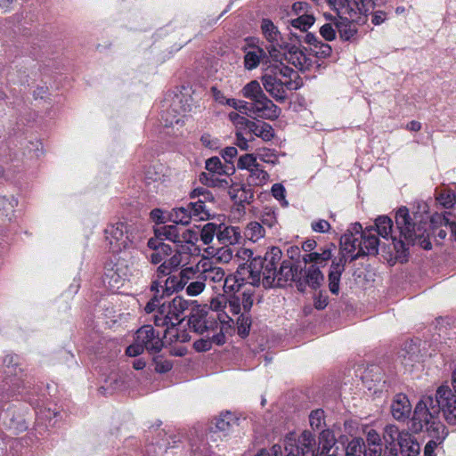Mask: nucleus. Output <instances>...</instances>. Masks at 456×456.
Wrapping results in <instances>:
<instances>
[{
  "label": "nucleus",
  "instance_id": "f257e3e1",
  "mask_svg": "<svg viewBox=\"0 0 456 456\" xmlns=\"http://www.w3.org/2000/svg\"><path fill=\"white\" fill-rule=\"evenodd\" d=\"M438 404L433 396H423L417 403L411 421V430L419 433L425 430L430 440L424 448V456H436L435 449L441 445L448 436L446 427L439 420L443 411L444 419L450 425H456V407L450 408V392L442 388L438 392Z\"/></svg>",
  "mask_w": 456,
  "mask_h": 456
},
{
  "label": "nucleus",
  "instance_id": "f03ea898",
  "mask_svg": "<svg viewBox=\"0 0 456 456\" xmlns=\"http://www.w3.org/2000/svg\"><path fill=\"white\" fill-rule=\"evenodd\" d=\"M428 217L414 214L411 216L405 207L400 208L395 214L396 228L400 232V239L393 235V221L387 216H379L375 219L373 233L379 235L382 239L391 240L394 248L397 254H409V246L419 245L424 249L431 248V242L428 239L427 226Z\"/></svg>",
  "mask_w": 456,
  "mask_h": 456
},
{
  "label": "nucleus",
  "instance_id": "7ed1b4c3",
  "mask_svg": "<svg viewBox=\"0 0 456 456\" xmlns=\"http://www.w3.org/2000/svg\"><path fill=\"white\" fill-rule=\"evenodd\" d=\"M314 258H288L282 261L278 269V286L293 281L297 282L298 290L304 292L305 287L318 289L324 281V276Z\"/></svg>",
  "mask_w": 456,
  "mask_h": 456
},
{
  "label": "nucleus",
  "instance_id": "20e7f679",
  "mask_svg": "<svg viewBox=\"0 0 456 456\" xmlns=\"http://www.w3.org/2000/svg\"><path fill=\"white\" fill-rule=\"evenodd\" d=\"M261 81L265 90L278 102L286 101L288 91L297 90L303 86L298 73L284 63L268 67Z\"/></svg>",
  "mask_w": 456,
  "mask_h": 456
},
{
  "label": "nucleus",
  "instance_id": "39448f33",
  "mask_svg": "<svg viewBox=\"0 0 456 456\" xmlns=\"http://www.w3.org/2000/svg\"><path fill=\"white\" fill-rule=\"evenodd\" d=\"M336 444V438L332 431L322 430L319 436V447L314 451L315 439L314 435L305 430L299 436L295 433H289L284 440L285 456H326Z\"/></svg>",
  "mask_w": 456,
  "mask_h": 456
},
{
  "label": "nucleus",
  "instance_id": "423d86ee",
  "mask_svg": "<svg viewBox=\"0 0 456 456\" xmlns=\"http://www.w3.org/2000/svg\"><path fill=\"white\" fill-rule=\"evenodd\" d=\"M105 239L109 251L114 255L133 254L141 242L136 227L126 221L108 225L105 229Z\"/></svg>",
  "mask_w": 456,
  "mask_h": 456
},
{
  "label": "nucleus",
  "instance_id": "0eeeda50",
  "mask_svg": "<svg viewBox=\"0 0 456 456\" xmlns=\"http://www.w3.org/2000/svg\"><path fill=\"white\" fill-rule=\"evenodd\" d=\"M232 318L223 314H214L205 308L193 309L188 319L190 329L200 335L216 332V330H224Z\"/></svg>",
  "mask_w": 456,
  "mask_h": 456
},
{
  "label": "nucleus",
  "instance_id": "6e6552de",
  "mask_svg": "<svg viewBox=\"0 0 456 456\" xmlns=\"http://www.w3.org/2000/svg\"><path fill=\"white\" fill-rule=\"evenodd\" d=\"M189 307V302L182 297H175L170 301L162 303L152 320L156 326L166 327L167 331L180 324L183 320V314Z\"/></svg>",
  "mask_w": 456,
  "mask_h": 456
},
{
  "label": "nucleus",
  "instance_id": "1a4fd4ad",
  "mask_svg": "<svg viewBox=\"0 0 456 456\" xmlns=\"http://www.w3.org/2000/svg\"><path fill=\"white\" fill-rule=\"evenodd\" d=\"M163 347V341L151 325L141 327L135 336L134 343L126 348V354L137 356L144 350L151 354L159 353Z\"/></svg>",
  "mask_w": 456,
  "mask_h": 456
},
{
  "label": "nucleus",
  "instance_id": "9d476101",
  "mask_svg": "<svg viewBox=\"0 0 456 456\" xmlns=\"http://www.w3.org/2000/svg\"><path fill=\"white\" fill-rule=\"evenodd\" d=\"M176 226L166 225L155 230V237L148 240V247L154 252L151 256H168L173 254L174 243L179 242Z\"/></svg>",
  "mask_w": 456,
  "mask_h": 456
},
{
  "label": "nucleus",
  "instance_id": "9b49d317",
  "mask_svg": "<svg viewBox=\"0 0 456 456\" xmlns=\"http://www.w3.org/2000/svg\"><path fill=\"white\" fill-rule=\"evenodd\" d=\"M206 169L208 173H201L200 181L202 184L208 187L222 186L223 183L228 184L226 179H219L216 175H230L234 173V167L224 165L218 157H212L207 159Z\"/></svg>",
  "mask_w": 456,
  "mask_h": 456
},
{
  "label": "nucleus",
  "instance_id": "f8f14e48",
  "mask_svg": "<svg viewBox=\"0 0 456 456\" xmlns=\"http://www.w3.org/2000/svg\"><path fill=\"white\" fill-rule=\"evenodd\" d=\"M368 13L354 10L347 15H338V19L335 21V28L340 38L345 41L353 39L357 33V26L366 22Z\"/></svg>",
  "mask_w": 456,
  "mask_h": 456
},
{
  "label": "nucleus",
  "instance_id": "ddd939ff",
  "mask_svg": "<svg viewBox=\"0 0 456 456\" xmlns=\"http://www.w3.org/2000/svg\"><path fill=\"white\" fill-rule=\"evenodd\" d=\"M261 31L265 37V39L268 43V46L266 47L268 53L272 59L281 58L280 52L281 49L287 44L283 39L280 30L277 26L269 20L263 19L261 20Z\"/></svg>",
  "mask_w": 456,
  "mask_h": 456
},
{
  "label": "nucleus",
  "instance_id": "4468645a",
  "mask_svg": "<svg viewBox=\"0 0 456 456\" xmlns=\"http://www.w3.org/2000/svg\"><path fill=\"white\" fill-rule=\"evenodd\" d=\"M280 52L281 58L273 59L279 64L286 61L288 63L292 64L300 70L308 69L312 66V61L305 53L296 45H289L286 44Z\"/></svg>",
  "mask_w": 456,
  "mask_h": 456
},
{
  "label": "nucleus",
  "instance_id": "2eb2a0df",
  "mask_svg": "<svg viewBox=\"0 0 456 456\" xmlns=\"http://www.w3.org/2000/svg\"><path fill=\"white\" fill-rule=\"evenodd\" d=\"M18 357L16 355L8 354L4 358L3 361V372L4 374V379L3 382L4 385L3 388H5V386H8V389L12 393H15L20 387V373L22 372L21 369L18 367Z\"/></svg>",
  "mask_w": 456,
  "mask_h": 456
},
{
  "label": "nucleus",
  "instance_id": "dca6fc26",
  "mask_svg": "<svg viewBox=\"0 0 456 456\" xmlns=\"http://www.w3.org/2000/svg\"><path fill=\"white\" fill-rule=\"evenodd\" d=\"M262 258H248L247 262L240 265L236 275L243 282L256 285L261 280L260 265Z\"/></svg>",
  "mask_w": 456,
  "mask_h": 456
},
{
  "label": "nucleus",
  "instance_id": "f3484780",
  "mask_svg": "<svg viewBox=\"0 0 456 456\" xmlns=\"http://www.w3.org/2000/svg\"><path fill=\"white\" fill-rule=\"evenodd\" d=\"M216 238L222 247L215 256H232V250L228 245H232L239 242L240 239V232L239 228L233 226H225L221 230V226L218 227Z\"/></svg>",
  "mask_w": 456,
  "mask_h": 456
},
{
  "label": "nucleus",
  "instance_id": "a211bd4d",
  "mask_svg": "<svg viewBox=\"0 0 456 456\" xmlns=\"http://www.w3.org/2000/svg\"><path fill=\"white\" fill-rule=\"evenodd\" d=\"M251 110L256 116L270 120L278 118L281 112V108L274 104L265 94L252 102Z\"/></svg>",
  "mask_w": 456,
  "mask_h": 456
},
{
  "label": "nucleus",
  "instance_id": "6ab92c4d",
  "mask_svg": "<svg viewBox=\"0 0 456 456\" xmlns=\"http://www.w3.org/2000/svg\"><path fill=\"white\" fill-rule=\"evenodd\" d=\"M358 250L351 256H370L379 254V240L378 236L373 233V228H366L364 232L361 235Z\"/></svg>",
  "mask_w": 456,
  "mask_h": 456
},
{
  "label": "nucleus",
  "instance_id": "aec40b11",
  "mask_svg": "<svg viewBox=\"0 0 456 456\" xmlns=\"http://www.w3.org/2000/svg\"><path fill=\"white\" fill-rule=\"evenodd\" d=\"M181 265V258H167L158 267V278L160 279L165 276H169L165 281V285L167 286V289L177 290L181 288L180 281L178 278L175 275H172L174 272L178 270L179 265Z\"/></svg>",
  "mask_w": 456,
  "mask_h": 456
},
{
  "label": "nucleus",
  "instance_id": "412c9836",
  "mask_svg": "<svg viewBox=\"0 0 456 456\" xmlns=\"http://www.w3.org/2000/svg\"><path fill=\"white\" fill-rule=\"evenodd\" d=\"M182 102L179 96H175L170 109L166 110L161 114V120L165 126H183L184 123V115L182 112L191 110L190 105L181 107V111L177 110L178 105Z\"/></svg>",
  "mask_w": 456,
  "mask_h": 456
},
{
  "label": "nucleus",
  "instance_id": "4be33fe9",
  "mask_svg": "<svg viewBox=\"0 0 456 456\" xmlns=\"http://www.w3.org/2000/svg\"><path fill=\"white\" fill-rule=\"evenodd\" d=\"M209 258H201L197 265L200 279L204 282L219 283L224 280V272L221 267L214 266Z\"/></svg>",
  "mask_w": 456,
  "mask_h": 456
},
{
  "label": "nucleus",
  "instance_id": "5701e85b",
  "mask_svg": "<svg viewBox=\"0 0 456 456\" xmlns=\"http://www.w3.org/2000/svg\"><path fill=\"white\" fill-rule=\"evenodd\" d=\"M275 258H262L260 265L261 278L265 287L278 286V269Z\"/></svg>",
  "mask_w": 456,
  "mask_h": 456
},
{
  "label": "nucleus",
  "instance_id": "b1692460",
  "mask_svg": "<svg viewBox=\"0 0 456 456\" xmlns=\"http://www.w3.org/2000/svg\"><path fill=\"white\" fill-rule=\"evenodd\" d=\"M203 338L194 342V348L198 352H206L211 349L213 345L221 346L225 343L224 330H216V332L205 333Z\"/></svg>",
  "mask_w": 456,
  "mask_h": 456
},
{
  "label": "nucleus",
  "instance_id": "393cba45",
  "mask_svg": "<svg viewBox=\"0 0 456 456\" xmlns=\"http://www.w3.org/2000/svg\"><path fill=\"white\" fill-rule=\"evenodd\" d=\"M411 405L408 397L403 394L395 396L391 403V413L397 420H403L410 416Z\"/></svg>",
  "mask_w": 456,
  "mask_h": 456
},
{
  "label": "nucleus",
  "instance_id": "a878e982",
  "mask_svg": "<svg viewBox=\"0 0 456 456\" xmlns=\"http://www.w3.org/2000/svg\"><path fill=\"white\" fill-rule=\"evenodd\" d=\"M398 445L403 456H418L419 454L420 445L408 431H402Z\"/></svg>",
  "mask_w": 456,
  "mask_h": 456
},
{
  "label": "nucleus",
  "instance_id": "bb28decb",
  "mask_svg": "<svg viewBox=\"0 0 456 456\" xmlns=\"http://www.w3.org/2000/svg\"><path fill=\"white\" fill-rule=\"evenodd\" d=\"M329 273V288L331 293L337 295L339 291V281L346 265L345 258H335Z\"/></svg>",
  "mask_w": 456,
  "mask_h": 456
},
{
  "label": "nucleus",
  "instance_id": "cd10ccee",
  "mask_svg": "<svg viewBox=\"0 0 456 456\" xmlns=\"http://www.w3.org/2000/svg\"><path fill=\"white\" fill-rule=\"evenodd\" d=\"M115 263L110 260L105 265V278L110 279L109 284L112 287L118 286L120 281L126 275V271L118 267L122 265V263H120L121 259L115 258Z\"/></svg>",
  "mask_w": 456,
  "mask_h": 456
},
{
  "label": "nucleus",
  "instance_id": "c85d7f7f",
  "mask_svg": "<svg viewBox=\"0 0 456 456\" xmlns=\"http://www.w3.org/2000/svg\"><path fill=\"white\" fill-rule=\"evenodd\" d=\"M358 243H360L359 238L356 237L353 232L348 230L340 238L341 256L354 255L358 250Z\"/></svg>",
  "mask_w": 456,
  "mask_h": 456
},
{
  "label": "nucleus",
  "instance_id": "c756f323",
  "mask_svg": "<svg viewBox=\"0 0 456 456\" xmlns=\"http://www.w3.org/2000/svg\"><path fill=\"white\" fill-rule=\"evenodd\" d=\"M228 193L231 199L238 204L249 203L253 198L251 189L240 183L230 186Z\"/></svg>",
  "mask_w": 456,
  "mask_h": 456
},
{
  "label": "nucleus",
  "instance_id": "7c9ffc66",
  "mask_svg": "<svg viewBox=\"0 0 456 456\" xmlns=\"http://www.w3.org/2000/svg\"><path fill=\"white\" fill-rule=\"evenodd\" d=\"M249 125L251 126V128L249 127V130L252 132V140H254L255 137H259L265 142H269L273 138L274 134L271 125L265 122L255 121H252Z\"/></svg>",
  "mask_w": 456,
  "mask_h": 456
},
{
  "label": "nucleus",
  "instance_id": "2f4dec72",
  "mask_svg": "<svg viewBox=\"0 0 456 456\" xmlns=\"http://www.w3.org/2000/svg\"><path fill=\"white\" fill-rule=\"evenodd\" d=\"M431 222L434 224L444 225L449 228L452 236L456 240V216L451 212L445 211L444 214L436 213L431 216Z\"/></svg>",
  "mask_w": 456,
  "mask_h": 456
},
{
  "label": "nucleus",
  "instance_id": "473e14b6",
  "mask_svg": "<svg viewBox=\"0 0 456 456\" xmlns=\"http://www.w3.org/2000/svg\"><path fill=\"white\" fill-rule=\"evenodd\" d=\"M18 206V200L15 197H0V216L12 221L15 217V208Z\"/></svg>",
  "mask_w": 456,
  "mask_h": 456
},
{
  "label": "nucleus",
  "instance_id": "72a5a7b5",
  "mask_svg": "<svg viewBox=\"0 0 456 456\" xmlns=\"http://www.w3.org/2000/svg\"><path fill=\"white\" fill-rule=\"evenodd\" d=\"M237 418L230 411L225 413H222L216 419L215 423L216 429L223 432L228 433L232 428L237 425Z\"/></svg>",
  "mask_w": 456,
  "mask_h": 456
},
{
  "label": "nucleus",
  "instance_id": "f704fd0d",
  "mask_svg": "<svg viewBox=\"0 0 456 456\" xmlns=\"http://www.w3.org/2000/svg\"><path fill=\"white\" fill-rule=\"evenodd\" d=\"M191 216L196 221L208 220L210 217V209L205 202L194 201L188 204Z\"/></svg>",
  "mask_w": 456,
  "mask_h": 456
},
{
  "label": "nucleus",
  "instance_id": "c9c22d12",
  "mask_svg": "<svg viewBox=\"0 0 456 456\" xmlns=\"http://www.w3.org/2000/svg\"><path fill=\"white\" fill-rule=\"evenodd\" d=\"M191 219L193 218L188 205L186 207L175 208L170 213V220L175 224L186 225L190 224Z\"/></svg>",
  "mask_w": 456,
  "mask_h": 456
},
{
  "label": "nucleus",
  "instance_id": "e433bc0d",
  "mask_svg": "<svg viewBox=\"0 0 456 456\" xmlns=\"http://www.w3.org/2000/svg\"><path fill=\"white\" fill-rule=\"evenodd\" d=\"M289 22L293 28L305 32L314 23V17L311 14L304 13L297 18H290Z\"/></svg>",
  "mask_w": 456,
  "mask_h": 456
},
{
  "label": "nucleus",
  "instance_id": "4c0bfd02",
  "mask_svg": "<svg viewBox=\"0 0 456 456\" xmlns=\"http://www.w3.org/2000/svg\"><path fill=\"white\" fill-rule=\"evenodd\" d=\"M241 92L245 98L252 102L265 94L259 82L256 80H252L245 85Z\"/></svg>",
  "mask_w": 456,
  "mask_h": 456
},
{
  "label": "nucleus",
  "instance_id": "58836bf2",
  "mask_svg": "<svg viewBox=\"0 0 456 456\" xmlns=\"http://www.w3.org/2000/svg\"><path fill=\"white\" fill-rule=\"evenodd\" d=\"M172 255V256H182L183 255H188V256H205L200 255V250L196 245L185 247V243L181 242L174 243Z\"/></svg>",
  "mask_w": 456,
  "mask_h": 456
},
{
  "label": "nucleus",
  "instance_id": "ea45409f",
  "mask_svg": "<svg viewBox=\"0 0 456 456\" xmlns=\"http://www.w3.org/2000/svg\"><path fill=\"white\" fill-rule=\"evenodd\" d=\"M408 349L404 348L400 353L402 363L407 366H412L413 362L419 359V349L415 344L410 343Z\"/></svg>",
  "mask_w": 456,
  "mask_h": 456
},
{
  "label": "nucleus",
  "instance_id": "a19ab883",
  "mask_svg": "<svg viewBox=\"0 0 456 456\" xmlns=\"http://www.w3.org/2000/svg\"><path fill=\"white\" fill-rule=\"evenodd\" d=\"M365 442L362 438H354L346 449L345 456H364Z\"/></svg>",
  "mask_w": 456,
  "mask_h": 456
},
{
  "label": "nucleus",
  "instance_id": "79ce46f5",
  "mask_svg": "<svg viewBox=\"0 0 456 456\" xmlns=\"http://www.w3.org/2000/svg\"><path fill=\"white\" fill-rule=\"evenodd\" d=\"M401 434L402 431H399L395 425L386 426L383 432V439L386 445L392 447L393 445H395V441L399 443Z\"/></svg>",
  "mask_w": 456,
  "mask_h": 456
},
{
  "label": "nucleus",
  "instance_id": "37998d69",
  "mask_svg": "<svg viewBox=\"0 0 456 456\" xmlns=\"http://www.w3.org/2000/svg\"><path fill=\"white\" fill-rule=\"evenodd\" d=\"M265 230L263 225L257 222H250L245 230V236L252 241H256L263 238Z\"/></svg>",
  "mask_w": 456,
  "mask_h": 456
},
{
  "label": "nucleus",
  "instance_id": "c03bdc74",
  "mask_svg": "<svg viewBox=\"0 0 456 456\" xmlns=\"http://www.w3.org/2000/svg\"><path fill=\"white\" fill-rule=\"evenodd\" d=\"M263 55L264 52L261 49L248 52L244 57L245 68L247 69H253L256 68Z\"/></svg>",
  "mask_w": 456,
  "mask_h": 456
},
{
  "label": "nucleus",
  "instance_id": "a18cd8bd",
  "mask_svg": "<svg viewBox=\"0 0 456 456\" xmlns=\"http://www.w3.org/2000/svg\"><path fill=\"white\" fill-rule=\"evenodd\" d=\"M249 173L250 175L248 179L250 183H252L255 185H261L265 183L269 178L268 173L262 169L260 167V165H257L256 167L251 169Z\"/></svg>",
  "mask_w": 456,
  "mask_h": 456
},
{
  "label": "nucleus",
  "instance_id": "49530a36",
  "mask_svg": "<svg viewBox=\"0 0 456 456\" xmlns=\"http://www.w3.org/2000/svg\"><path fill=\"white\" fill-rule=\"evenodd\" d=\"M329 5L333 8L338 15H347L349 12H352L354 9L347 0H327Z\"/></svg>",
  "mask_w": 456,
  "mask_h": 456
},
{
  "label": "nucleus",
  "instance_id": "de8ad7c7",
  "mask_svg": "<svg viewBox=\"0 0 456 456\" xmlns=\"http://www.w3.org/2000/svg\"><path fill=\"white\" fill-rule=\"evenodd\" d=\"M243 282L237 277V275L227 276L224 280L223 289L224 293H232L240 290Z\"/></svg>",
  "mask_w": 456,
  "mask_h": 456
},
{
  "label": "nucleus",
  "instance_id": "09e8293b",
  "mask_svg": "<svg viewBox=\"0 0 456 456\" xmlns=\"http://www.w3.org/2000/svg\"><path fill=\"white\" fill-rule=\"evenodd\" d=\"M436 200L445 208H450L456 203V194L450 190H443L436 196Z\"/></svg>",
  "mask_w": 456,
  "mask_h": 456
},
{
  "label": "nucleus",
  "instance_id": "8fccbe9b",
  "mask_svg": "<svg viewBox=\"0 0 456 456\" xmlns=\"http://www.w3.org/2000/svg\"><path fill=\"white\" fill-rule=\"evenodd\" d=\"M191 198L196 199L198 198L197 201H202L205 202V205H208V203H212L214 201V197L212 193L204 187H198L194 189L191 192Z\"/></svg>",
  "mask_w": 456,
  "mask_h": 456
},
{
  "label": "nucleus",
  "instance_id": "3c124183",
  "mask_svg": "<svg viewBox=\"0 0 456 456\" xmlns=\"http://www.w3.org/2000/svg\"><path fill=\"white\" fill-rule=\"evenodd\" d=\"M259 165L256 161V157L253 154H244L240 157L237 164L239 169H247L250 171L254 167Z\"/></svg>",
  "mask_w": 456,
  "mask_h": 456
},
{
  "label": "nucleus",
  "instance_id": "603ef678",
  "mask_svg": "<svg viewBox=\"0 0 456 456\" xmlns=\"http://www.w3.org/2000/svg\"><path fill=\"white\" fill-rule=\"evenodd\" d=\"M216 225L211 223L207 224L201 229L200 240L204 245H208L214 240L215 234L217 233Z\"/></svg>",
  "mask_w": 456,
  "mask_h": 456
},
{
  "label": "nucleus",
  "instance_id": "864d4df0",
  "mask_svg": "<svg viewBox=\"0 0 456 456\" xmlns=\"http://www.w3.org/2000/svg\"><path fill=\"white\" fill-rule=\"evenodd\" d=\"M251 325L250 318L248 314H241L237 320L238 332L240 336L246 337L249 333Z\"/></svg>",
  "mask_w": 456,
  "mask_h": 456
},
{
  "label": "nucleus",
  "instance_id": "5fc2aeb1",
  "mask_svg": "<svg viewBox=\"0 0 456 456\" xmlns=\"http://www.w3.org/2000/svg\"><path fill=\"white\" fill-rule=\"evenodd\" d=\"M309 423L313 429H319L324 423V411L322 410L313 411L309 416Z\"/></svg>",
  "mask_w": 456,
  "mask_h": 456
},
{
  "label": "nucleus",
  "instance_id": "6e6d98bb",
  "mask_svg": "<svg viewBox=\"0 0 456 456\" xmlns=\"http://www.w3.org/2000/svg\"><path fill=\"white\" fill-rule=\"evenodd\" d=\"M199 240V234L192 230H186L183 232L179 239V242L185 243V247H193Z\"/></svg>",
  "mask_w": 456,
  "mask_h": 456
},
{
  "label": "nucleus",
  "instance_id": "4d7b16f0",
  "mask_svg": "<svg viewBox=\"0 0 456 456\" xmlns=\"http://www.w3.org/2000/svg\"><path fill=\"white\" fill-rule=\"evenodd\" d=\"M226 304L227 300L224 296L215 297L210 301V312L214 314H221L220 312H222L226 307ZM222 314L226 315L224 313Z\"/></svg>",
  "mask_w": 456,
  "mask_h": 456
},
{
  "label": "nucleus",
  "instance_id": "13d9d810",
  "mask_svg": "<svg viewBox=\"0 0 456 456\" xmlns=\"http://www.w3.org/2000/svg\"><path fill=\"white\" fill-rule=\"evenodd\" d=\"M205 287L206 283L201 279L199 281H191L186 287V293L192 297L198 296L204 290Z\"/></svg>",
  "mask_w": 456,
  "mask_h": 456
},
{
  "label": "nucleus",
  "instance_id": "bf43d9fd",
  "mask_svg": "<svg viewBox=\"0 0 456 456\" xmlns=\"http://www.w3.org/2000/svg\"><path fill=\"white\" fill-rule=\"evenodd\" d=\"M252 120L247 119L246 122H242L241 125H238L235 126V135L236 137H244L252 139V132L249 130L251 128L250 125Z\"/></svg>",
  "mask_w": 456,
  "mask_h": 456
},
{
  "label": "nucleus",
  "instance_id": "052dcab7",
  "mask_svg": "<svg viewBox=\"0 0 456 456\" xmlns=\"http://www.w3.org/2000/svg\"><path fill=\"white\" fill-rule=\"evenodd\" d=\"M311 50L318 58L329 57L332 52L330 45L322 41L318 45H316V47L311 48Z\"/></svg>",
  "mask_w": 456,
  "mask_h": 456
},
{
  "label": "nucleus",
  "instance_id": "680f3d73",
  "mask_svg": "<svg viewBox=\"0 0 456 456\" xmlns=\"http://www.w3.org/2000/svg\"><path fill=\"white\" fill-rule=\"evenodd\" d=\"M347 2L354 7L355 11L363 12H370L374 4L372 0H347Z\"/></svg>",
  "mask_w": 456,
  "mask_h": 456
},
{
  "label": "nucleus",
  "instance_id": "e2e57ef3",
  "mask_svg": "<svg viewBox=\"0 0 456 456\" xmlns=\"http://www.w3.org/2000/svg\"><path fill=\"white\" fill-rule=\"evenodd\" d=\"M335 24L326 23L320 28L321 36L327 41H332L336 38Z\"/></svg>",
  "mask_w": 456,
  "mask_h": 456
},
{
  "label": "nucleus",
  "instance_id": "0e129e2a",
  "mask_svg": "<svg viewBox=\"0 0 456 456\" xmlns=\"http://www.w3.org/2000/svg\"><path fill=\"white\" fill-rule=\"evenodd\" d=\"M258 158L260 160L273 165L278 162V157L276 156L275 151L270 149H263L259 151Z\"/></svg>",
  "mask_w": 456,
  "mask_h": 456
},
{
  "label": "nucleus",
  "instance_id": "69168bd1",
  "mask_svg": "<svg viewBox=\"0 0 456 456\" xmlns=\"http://www.w3.org/2000/svg\"><path fill=\"white\" fill-rule=\"evenodd\" d=\"M262 224L268 226L269 228L273 227L277 223L275 213L270 209L265 211L261 216Z\"/></svg>",
  "mask_w": 456,
  "mask_h": 456
},
{
  "label": "nucleus",
  "instance_id": "338daca9",
  "mask_svg": "<svg viewBox=\"0 0 456 456\" xmlns=\"http://www.w3.org/2000/svg\"><path fill=\"white\" fill-rule=\"evenodd\" d=\"M253 292L251 289H245L242 292L241 304L245 312H249L253 305Z\"/></svg>",
  "mask_w": 456,
  "mask_h": 456
},
{
  "label": "nucleus",
  "instance_id": "774afa93",
  "mask_svg": "<svg viewBox=\"0 0 456 456\" xmlns=\"http://www.w3.org/2000/svg\"><path fill=\"white\" fill-rule=\"evenodd\" d=\"M281 446L279 444H274L270 451L263 449L259 451L255 456H281Z\"/></svg>",
  "mask_w": 456,
  "mask_h": 456
}]
</instances>
